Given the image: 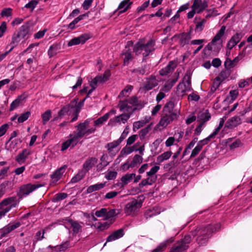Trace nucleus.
<instances>
[{
  "mask_svg": "<svg viewBox=\"0 0 252 252\" xmlns=\"http://www.w3.org/2000/svg\"><path fill=\"white\" fill-rule=\"evenodd\" d=\"M135 176V174L134 173H127L126 175L123 176L121 178V183L118 184V186H120L121 188L124 187L125 186L127 185L129 182H130L133 177Z\"/></svg>",
  "mask_w": 252,
  "mask_h": 252,
  "instance_id": "obj_21",
  "label": "nucleus"
},
{
  "mask_svg": "<svg viewBox=\"0 0 252 252\" xmlns=\"http://www.w3.org/2000/svg\"><path fill=\"white\" fill-rule=\"evenodd\" d=\"M148 122V121L144 122V121H138L134 123L133 127L134 128H136L139 129L140 127L143 126L145 124Z\"/></svg>",
  "mask_w": 252,
  "mask_h": 252,
  "instance_id": "obj_55",
  "label": "nucleus"
},
{
  "mask_svg": "<svg viewBox=\"0 0 252 252\" xmlns=\"http://www.w3.org/2000/svg\"><path fill=\"white\" fill-rule=\"evenodd\" d=\"M120 143V142L117 140L112 142L108 143L106 145V148H107L108 151L110 152L114 148L117 147Z\"/></svg>",
  "mask_w": 252,
  "mask_h": 252,
  "instance_id": "obj_42",
  "label": "nucleus"
},
{
  "mask_svg": "<svg viewBox=\"0 0 252 252\" xmlns=\"http://www.w3.org/2000/svg\"><path fill=\"white\" fill-rule=\"evenodd\" d=\"M67 220L73 228L74 234H76L82 231V226L78 221L70 219H67Z\"/></svg>",
  "mask_w": 252,
  "mask_h": 252,
  "instance_id": "obj_23",
  "label": "nucleus"
},
{
  "mask_svg": "<svg viewBox=\"0 0 252 252\" xmlns=\"http://www.w3.org/2000/svg\"><path fill=\"white\" fill-rule=\"evenodd\" d=\"M9 169V167H5L3 168L0 171V179H3L7 175V172Z\"/></svg>",
  "mask_w": 252,
  "mask_h": 252,
  "instance_id": "obj_51",
  "label": "nucleus"
},
{
  "mask_svg": "<svg viewBox=\"0 0 252 252\" xmlns=\"http://www.w3.org/2000/svg\"><path fill=\"white\" fill-rule=\"evenodd\" d=\"M32 192V184H28L21 187L18 193L19 196H26Z\"/></svg>",
  "mask_w": 252,
  "mask_h": 252,
  "instance_id": "obj_22",
  "label": "nucleus"
},
{
  "mask_svg": "<svg viewBox=\"0 0 252 252\" xmlns=\"http://www.w3.org/2000/svg\"><path fill=\"white\" fill-rule=\"evenodd\" d=\"M58 49L59 48L58 44H54L51 45L48 52V54L49 57L51 58L57 55Z\"/></svg>",
  "mask_w": 252,
  "mask_h": 252,
  "instance_id": "obj_32",
  "label": "nucleus"
},
{
  "mask_svg": "<svg viewBox=\"0 0 252 252\" xmlns=\"http://www.w3.org/2000/svg\"><path fill=\"white\" fill-rule=\"evenodd\" d=\"M107 209L102 208L100 210L96 211L95 213V215L98 217L106 216Z\"/></svg>",
  "mask_w": 252,
  "mask_h": 252,
  "instance_id": "obj_52",
  "label": "nucleus"
},
{
  "mask_svg": "<svg viewBox=\"0 0 252 252\" xmlns=\"http://www.w3.org/2000/svg\"><path fill=\"white\" fill-rule=\"evenodd\" d=\"M13 185V183L9 181H5L0 184V197L5 193L6 190L12 189Z\"/></svg>",
  "mask_w": 252,
  "mask_h": 252,
  "instance_id": "obj_17",
  "label": "nucleus"
},
{
  "mask_svg": "<svg viewBox=\"0 0 252 252\" xmlns=\"http://www.w3.org/2000/svg\"><path fill=\"white\" fill-rule=\"evenodd\" d=\"M159 166H155L153 167L150 171L147 172V175L149 177H153L152 176L155 174L159 170Z\"/></svg>",
  "mask_w": 252,
  "mask_h": 252,
  "instance_id": "obj_49",
  "label": "nucleus"
},
{
  "mask_svg": "<svg viewBox=\"0 0 252 252\" xmlns=\"http://www.w3.org/2000/svg\"><path fill=\"white\" fill-rule=\"evenodd\" d=\"M231 74V72L229 70V69H226L225 70H222L219 76L216 77L215 80L217 81H220L222 82L225 79L228 78Z\"/></svg>",
  "mask_w": 252,
  "mask_h": 252,
  "instance_id": "obj_26",
  "label": "nucleus"
},
{
  "mask_svg": "<svg viewBox=\"0 0 252 252\" xmlns=\"http://www.w3.org/2000/svg\"><path fill=\"white\" fill-rule=\"evenodd\" d=\"M171 151L164 152L161 155L158 157L157 159L159 162H162L164 160L168 159L172 155Z\"/></svg>",
  "mask_w": 252,
  "mask_h": 252,
  "instance_id": "obj_35",
  "label": "nucleus"
},
{
  "mask_svg": "<svg viewBox=\"0 0 252 252\" xmlns=\"http://www.w3.org/2000/svg\"><path fill=\"white\" fill-rule=\"evenodd\" d=\"M117 175V172L116 171H109L105 175V178L108 180H112L116 178Z\"/></svg>",
  "mask_w": 252,
  "mask_h": 252,
  "instance_id": "obj_54",
  "label": "nucleus"
},
{
  "mask_svg": "<svg viewBox=\"0 0 252 252\" xmlns=\"http://www.w3.org/2000/svg\"><path fill=\"white\" fill-rule=\"evenodd\" d=\"M78 100V98H75L73 100H72L69 104L65 105V106H68V111L70 109L73 110V113L76 112V110L77 109V101Z\"/></svg>",
  "mask_w": 252,
  "mask_h": 252,
  "instance_id": "obj_36",
  "label": "nucleus"
},
{
  "mask_svg": "<svg viewBox=\"0 0 252 252\" xmlns=\"http://www.w3.org/2000/svg\"><path fill=\"white\" fill-rule=\"evenodd\" d=\"M199 98L200 96L194 93H192L188 96V99L191 101H197L199 100Z\"/></svg>",
  "mask_w": 252,
  "mask_h": 252,
  "instance_id": "obj_62",
  "label": "nucleus"
},
{
  "mask_svg": "<svg viewBox=\"0 0 252 252\" xmlns=\"http://www.w3.org/2000/svg\"><path fill=\"white\" fill-rule=\"evenodd\" d=\"M105 183H100L89 187L87 189V193H90L94 191L99 190L105 186Z\"/></svg>",
  "mask_w": 252,
  "mask_h": 252,
  "instance_id": "obj_31",
  "label": "nucleus"
},
{
  "mask_svg": "<svg viewBox=\"0 0 252 252\" xmlns=\"http://www.w3.org/2000/svg\"><path fill=\"white\" fill-rule=\"evenodd\" d=\"M152 124L149 125L147 127L142 129L139 132V136L140 139H143L145 135L151 130V125Z\"/></svg>",
  "mask_w": 252,
  "mask_h": 252,
  "instance_id": "obj_34",
  "label": "nucleus"
},
{
  "mask_svg": "<svg viewBox=\"0 0 252 252\" xmlns=\"http://www.w3.org/2000/svg\"><path fill=\"white\" fill-rule=\"evenodd\" d=\"M177 89L178 91L181 90V93L184 94L187 91H190V89L187 87L186 85H184L183 83H179L177 86Z\"/></svg>",
  "mask_w": 252,
  "mask_h": 252,
  "instance_id": "obj_48",
  "label": "nucleus"
},
{
  "mask_svg": "<svg viewBox=\"0 0 252 252\" xmlns=\"http://www.w3.org/2000/svg\"><path fill=\"white\" fill-rule=\"evenodd\" d=\"M22 38H23L21 36L18 32L14 33L12 36V41L10 44V49L9 52L11 51L15 46H16Z\"/></svg>",
  "mask_w": 252,
  "mask_h": 252,
  "instance_id": "obj_24",
  "label": "nucleus"
},
{
  "mask_svg": "<svg viewBox=\"0 0 252 252\" xmlns=\"http://www.w3.org/2000/svg\"><path fill=\"white\" fill-rule=\"evenodd\" d=\"M12 9L11 8H5L1 12L2 17H9L11 16Z\"/></svg>",
  "mask_w": 252,
  "mask_h": 252,
  "instance_id": "obj_46",
  "label": "nucleus"
},
{
  "mask_svg": "<svg viewBox=\"0 0 252 252\" xmlns=\"http://www.w3.org/2000/svg\"><path fill=\"white\" fill-rule=\"evenodd\" d=\"M30 115V111H27L24 113L21 114L20 116L18 118V122L19 123H23L29 118Z\"/></svg>",
  "mask_w": 252,
  "mask_h": 252,
  "instance_id": "obj_38",
  "label": "nucleus"
},
{
  "mask_svg": "<svg viewBox=\"0 0 252 252\" xmlns=\"http://www.w3.org/2000/svg\"><path fill=\"white\" fill-rule=\"evenodd\" d=\"M190 32L191 31H190L189 32H183L180 34H175L171 38V39L173 40L176 37L180 38V45L183 47L186 44L189 43V41L191 38Z\"/></svg>",
  "mask_w": 252,
  "mask_h": 252,
  "instance_id": "obj_6",
  "label": "nucleus"
},
{
  "mask_svg": "<svg viewBox=\"0 0 252 252\" xmlns=\"http://www.w3.org/2000/svg\"><path fill=\"white\" fill-rule=\"evenodd\" d=\"M120 213V211L117 209H111L107 211L105 220L113 218Z\"/></svg>",
  "mask_w": 252,
  "mask_h": 252,
  "instance_id": "obj_40",
  "label": "nucleus"
},
{
  "mask_svg": "<svg viewBox=\"0 0 252 252\" xmlns=\"http://www.w3.org/2000/svg\"><path fill=\"white\" fill-rule=\"evenodd\" d=\"M156 215V213L154 212L153 210H147L144 216L146 219H148L149 218H151L155 216Z\"/></svg>",
  "mask_w": 252,
  "mask_h": 252,
  "instance_id": "obj_64",
  "label": "nucleus"
},
{
  "mask_svg": "<svg viewBox=\"0 0 252 252\" xmlns=\"http://www.w3.org/2000/svg\"><path fill=\"white\" fill-rule=\"evenodd\" d=\"M127 102H126V100L124 101H120L119 104V107L121 111H122L125 108H127V111H128L129 109L131 108V106H129L127 105Z\"/></svg>",
  "mask_w": 252,
  "mask_h": 252,
  "instance_id": "obj_47",
  "label": "nucleus"
},
{
  "mask_svg": "<svg viewBox=\"0 0 252 252\" xmlns=\"http://www.w3.org/2000/svg\"><path fill=\"white\" fill-rule=\"evenodd\" d=\"M89 123L88 121H85L84 123H80L77 126V133L73 135V136L76 138L78 141L80 138L83 137L86 134V129L88 127Z\"/></svg>",
  "mask_w": 252,
  "mask_h": 252,
  "instance_id": "obj_7",
  "label": "nucleus"
},
{
  "mask_svg": "<svg viewBox=\"0 0 252 252\" xmlns=\"http://www.w3.org/2000/svg\"><path fill=\"white\" fill-rule=\"evenodd\" d=\"M85 173L84 171H82V170L80 171L77 174H76L74 177H73L71 182L72 183H76L78 181L81 180L85 176Z\"/></svg>",
  "mask_w": 252,
  "mask_h": 252,
  "instance_id": "obj_39",
  "label": "nucleus"
},
{
  "mask_svg": "<svg viewBox=\"0 0 252 252\" xmlns=\"http://www.w3.org/2000/svg\"><path fill=\"white\" fill-rule=\"evenodd\" d=\"M211 118V115L208 110H205L199 113L197 116V120L200 123H203L204 125L205 122L208 121Z\"/></svg>",
  "mask_w": 252,
  "mask_h": 252,
  "instance_id": "obj_18",
  "label": "nucleus"
},
{
  "mask_svg": "<svg viewBox=\"0 0 252 252\" xmlns=\"http://www.w3.org/2000/svg\"><path fill=\"white\" fill-rule=\"evenodd\" d=\"M70 137H71L70 139L62 144L61 151H63L66 150L70 146L74 147L78 143L79 141L73 135H71Z\"/></svg>",
  "mask_w": 252,
  "mask_h": 252,
  "instance_id": "obj_14",
  "label": "nucleus"
},
{
  "mask_svg": "<svg viewBox=\"0 0 252 252\" xmlns=\"http://www.w3.org/2000/svg\"><path fill=\"white\" fill-rule=\"evenodd\" d=\"M155 43V42L153 39H151L146 44H144L142 41H140L134 46L133 52L137 55L142 54L143 57H147L154 50Z\"/></svg>",
  "mask_w": 252,
  "mask_h": 252,
  "instance_id": "obj_1",
  "label": "nucleus"
},
{
  "mask_svg": "<svg viewBox=\"0 0 252 252\" xmlns=\"http://www.w3.org/2000/svg\"><path fill=\"white\" fill-rule=\"evenodd\" d=\"M67 196V194L66 193H59L57 194L52 198L53 202H57L65 199Z\"/></svg>",
  "mask_w": 252,
  "mask_h": 252,
  "instance_id": "obj_37",
  "label": "nucleus"
},
{
  "mask_svg": "<svg viewBox=\"0 0 252 252\" xmlns=\"http://www.w3.org/2000/svg\"><path fill=\"white\" fill-rule=\"evenodd\" d=\"M176 65L177 64L174 62H170L165 67L162 68L159 71L160 75L161 76L166 75L167 74L172 71L176 67Z\"/></svg>",
  "mask_w": 252,
  "mask_h": 252,
  "instance_id": "obj_19",
  "label": "nucleus"
},
{
  "mask_svg": "<svg viewBox=\"0 0 252 252\" xmlns=\"http://www.w3.org/2000/svg\"><path fill=\"white\" fill-rule=\"evenodd\" d=\"M107 158V156L104 155L101 157L100 160L101 162L97 166L98 169L101 170L108 164L109 162L106 161Z\"/></svg>",
  "mask_w": 252,
  "mask_h": 252,
  "instance_id": "obj_33",
  "label": "nucleus"
},
{
  "mask_svg": "<svg viewBox=\"0 0 252 252\" xmlns=\"http://www.w3.org/2000/svg\"><path fill=\"white\" fill-rule=\"evenodd\" d=\"M183 81L187 83L188 84V86H187L189 89H190L191 90V87H190V84H191V80H190V75L186 74L184 78H183Z\"/></svg>",
  "mask_w": 252,
  "mask_h": 252,
  "instance_id": "obj_58",
  "label": "nucleus"
},
{
  "mask_svg": "<svg viewBox=\"0 0 252 252\" xmlns=\"http://www.w3.org/2000/svg\"><path fill=\"white\" fill-rule=\"evenodd\" d=\"M96 162L97 159L95 158H91L88 159L83 164V169L81 170L84 171L86 174Z\"/></svg>",
  "mask_w": 252,
  "mask_h": 252,
  "instance_id": "obj_16",
  "label": "nucleus"
},
{
  "mask_svg": "<svg viewBox=\"0 0 252 252\" xmlns=\"http://www.w3.org/2000/svg\"><path fill=\"white\" fill-rule=\"evenodd\" d=\"M177 117H176V115L175 114H172V115H164V116L161 118L158 126L165 127L170 122L176 119Z\"/></svg>",
  "mask_w": 252,
  "mask_h": 252,
  "instance_id": "obj_15",
  "label": "nucleus"
},
{
  "mask_svg": "<svg viewBox=\"0 0 252 252\" xmlns=\"http://www.w3.org/2000/svg\"><path fill=\"white\" fill-rule=\"evenodd\" d=\"M66 168V165H63V166L60 167L51 175V178L56 179L57 180L60 179L63 174Z\"/></svg>",
  "mask_w": 252,
  "mask_h": 252,
  "instance_id": "obj_28",
  "label": "nucleus"
},
{
  "mask_svg": "<svg viewBox=\"0 0 252 252\" xmlns=\"http://www.w3.org/2000/svg\"><path fill=\"white\" fill-rule=\"evenodd\" d=\"M121 115L115 117L114 119H110L108 123L109 125L114 126V124L117 123H120L121 122Z\"/></svg>",
  "mask_w": 252,
  "mask_h": 252,
  "instance_id": "obj_57",
  "label": "nucleus"
},
{
  "mask_svg": "<svg viewBox=\"0 0 252 252\" xmlns=\"http://www.w3.org/2000/svg\"><path fill=\"white\" fill-rule=\"evenodd\" d=\"M213 232L212 225H209L201 230L200 235L197 239V241L200 243L203 240H205L208 238V235Z\"/></svg>",
  "mask_w": 252,
  "mask_h": 252,
  "instance_id": "obj_9",
  "label": "nucleus"
},
{
  "mask_svg": "<svg viewBox=\"0 0 252 252\" xmlns=\"http://www.w3.org/2000/svg\"><path fill=\"white\" fill-rule=\"evenodd\" d=\"M143 161V158L142 157L139 155H136L134 156L132 161L130 162V164L127 166L126 169H128L129 168H133L134 167L136 164H140Z\"/></svg>",
  "mask_w": 252,
  "mask_h": 252,
  "instance_id": "obj_29",
  "label": "nucleus"
},
{
  "mask_svg": "<svg viewBox=\"0 0 252 252\" xmlns=\"http://www.w3.org/2000/svg\"><path fill=\"white\" fill-rule=\"evenodd\" d=\"M239 59L238 57L235 58L233 60H231L229 58H226L224 62V66L226 69H230L233 67L239 62Z\"/></svg>",
  "mask_w": 252,
  "mask_h": 252,
  "instance_id": "obj_27",
  "label": "nucleus"
},
{
  "mask_svg": "<svg viewBox=\"0 0 252 252\" xmlns=\"http://www.w3.org/2000/svg\"><path fill=\"white\" fill-rule=\"evenodd\" d=\"M158 85V81L156 79V76H151L147 79L141 89L145 91H148Z\"/></svg>",
  "mask_w": 252,
  "mask_h": 252,
  "instance_id": "obj_4",
  "label": "nucleus"
},
{
  "mask_svg": "<svg viewBox=\"0 0 252 252\" xmlns=\"http://www.w3.org/2000/svg\"><path fill=\"white\" fill-rule=\"evenodd\" d=\"M135 145H134L132 147H125L124 148L121 152V154L123 155H127L131 153H132L133 151H135L134 149Z\"/></svg>",
  "mask_w": 252,
  "mask_h": 252,
  "instance_id": "obj_43",
  "label": "nucleus"
},
{
  "mask_svg": "<svg viewBox=\"0 0 252 252\" xmlns=\"http://www.w3.org/2000/svg\"><path fill=\"white\" fill-rule=\"evenodd\" d=\"M68 112V106H63L59 112V117L62 118L63 115Z\"/></svg>",
  "mask_w": 252,
  "mask_h": 252,
  "instance_id": "obj_59",
  "label": "nucleus"
},
{
  "mask_svg": "<svg viewBox=\"0 0 252 252\" xmlns=\"http://www.w3.org/2000/svg\"><path fill=\"white\" fill-rule=\"evenodd\" d=\"M225 30V27L223 26L221 27L219 31V32L216 34V35L214 36L213 39H212L211 43H209L206 47L204 49V51H205L206 49L208 50H212V45L214 44L215 42L219 40L220 38L224 35V32Z\"/></svg>",
  "mask_w": 252,
  "mask_h": 252,
  "instance_id": "obj_8",
  "label": "nucleus"
},
{
  "mask_svg": "<svg viewBox=\"0 0 252 252\" xmlns=\"http://www.w3.org/2000/svg\"><path fill=\"white\" fill-rule=\"evenodd\" d=\"M174 107V103L173 101H170L167 102L163 107V112L164 115H172V114H175L176 117H177V112L173 110Z\"/></svg>",
  "mask_w": 252,
  "mask_h": 252,
  "instance_id": "obj_10",
  "label": "nucleus"
},
{
  "mask_svg": "<svg viewBox=\"0 0 252 252\" xmlns=\"http://www.w3.org/2000/svg\"><path fill=\"white\" fill-rule=\"evenodd\" d=\"M26 97L27 96L24 94L18 95L10 104L9 111H12L19 106L23 105V101L26 98Z\"/></svg>",
  "mask_w": 252,
  "mask_h": 252,
  "instance_id": "obj_5",
  "label": "nucleus"
},
{
  "mask_svg": "<svg viewBox=\"0 0 252 252\" xmlns=\"http://www.w3.org/2000/svg\"><path fill=\"white\" fill-rule=\"evenodd\" d=\"M157 178H154V177H148L146 179H143L140 183L139 184L138 186L139 188H142L144 186H145L146 185H151L153 184V183H155L156 181Z\"/></svg>",
  "mask_w": 252,
  "mask_h": 252,
  "instance_id": "obj_30",
  "label": "nucleus"
},
{
  "mask_svg": "<svg viewBox=\"0 0 252 252\" xmlns=\"http://www.w3.org/2000/svg\"><path fill=\"white\" fill-rule=\"evenodd\" d=\"M109 113L105 114L104 115L99 118L98 119H97L96 120H95L94 121L95 125H99L103 124V123L104 122H105L108 120V119L109 118Z\"/></svg>",
  "mask_w": 252,
  "mask_h": 252,
  "instance_id": "obj_41",
  "label": "nucleus"
},
{
  "mask_svg": "<svg viewBox=\"0 0 252 252\" xmlns=\"http://www.w3.org/2000/svg\"><path fill=\"white\" fill-rule=\"evenodd\" d=\"M80 40L78 37H75L70 40L67 43L68 46H71L72 45H78L80 44Z\"/></svg>",
  "mask_w": 252,
  "mask_h": 252,
  "instance_id": "obj_56",
  "label": "nucleus"
},
{
  "mask_svg": "<svg viewBox=\"0 0 252 252\" xmlns=\"http://www.w3.org/2000/svg\"><path fill=\"white\" fill-rule=\"evenodd\" d=\"M9 125L7 124H4L0 126V137L4 135Z\"/></svg>",
  "mask_w": 252,
  "mask_h": 252,
  "instance_id": "obj_53",
  "label": "nucleus"
},
{
  "mask_svg": "<svg viewBox=\"0 0 252 252\" xmlns=\"http://www.w3.org/2000/svg\"><path fill=\"white\" fill-rule=\"evenodd\" d=\"M241 123V118L238 116H234L229 119L225 124V127L233 128Z\"/></svg>",
  "mask_w": 252,
  "mask_h": 252,
  "instance_id": "obj_11",
  "label": "nucleus"
},
{
  "mask_svg": "<svg viewBox=\"0 0 252 252\" xmlns=\"http://www.w3.org/2000/svg\"><path fill=\"white\" fill-rule=\"evenodd\" d=\"M142 206V202L138 201L136 199H133L131 202L126 204L124 208L125 212L127 215H131L134 214L138 208Z\"/></svg>",
  "mask_w": 252,
  "mask_h": 252,
  "instance_id": "obj_3",
  "label": "nucleus"
},
{
  "mask_svg": "<svg viewBox=\"0 0 252 252\" xmlns=\"http://www.w3.org/2000/svg\"><path fill=\"white\" fill-rule=\"evenodd\" d=\"M32 27V22L31 21H28L26 24L23 25L20 29L19 32H18L23 38L29 33L30 28Z\"/></svg>",
  "mask_w": 252,
  "mask_h": 252,
  "instance_id": "obj_20",
  "label": "nucleus"
},
{
  "mask_svg": "<svg viewBox=\"0 0 252 252\" xmlns=\"http://www.w3.org/2000/svg\"><path fill=\"white\" fill-rule=\"evenodd\" d=\"M132 112L126 114H122L121 115V120L123 123H125L126 122L129 118L130 115Z\"/></svg>",
  "mask_w": 252,
  "mask_h": 252,
  "instance_id": "obj_60",
  "label": "nucleus"
},
{
  "mask_svg": "<svg viewBox=\"0 0 252 252\" xmlns=\"http://www.w3.org/2000/svg\"><path fill=\"white\" fill-rule=\"evenodd\" d=\"M123 54L125 55V58L124 59V65H125L127 64L129 61L132 59V56L130 51H126Z\"/></svg>",
  "mask_w": 252,
  "mask_h": 252,
  "instance_id": "obj_45",
  "label": "nucleus"
},
{
  "mask_svg": "<svg viewBox=\"0 0 252 252\" xmlns=\"http://www.w3.org/2000/svg\"><path fill=\"white\" fill-rule=\"evenodd\" d=\"M18 203L16 196H12L3 199L0 203V219L12 208L15 207Z\"/></svg>",
  "mask_w": 252,
  "mask_h": 252,
  "instance_id": "obj_2",
  "label": "nucleus"
},
{
  "mask_svg": "<svg viewBox=\"0 0 252 252\" xmlns=\"http://www.w3.org/2000/svg\"><path fill=\"white\" fill-rule=\"evenodd\" d=\"M51 117V111L50 110H47L42 115V118L43 124H45L46 122L48 121Z\"/></svg>",
  "mask_w": 252,
  "mask_h": 252,
  "instance_id": "obj_44",
  "label": "nucleus"
},
{
  "mask_svg": "<svg viewBox=\"0 0 252 252\" xmlns=\"http://www.w3.org/2000/svg\"><path fill=\"white\" fill-rule=\"evenodd\" d=\"M80 40V43L84 44L88 39L90 38V36L86 34H82L80 36L78 37Z\"/></svg>",
  "mask_w": 252,
  "mask_h": 252,
  "instance_id": "obj_61",
  "label": "nucleus"
},
{
  "mask_svg": "<svg viewBox=\"0 0 252 252\" xmlns=\"http://www.w3.org/2000/svg\"><path fill=\"white\" fill-rule=\"evenodd\" d=\"M124 235V229L122 228L119 229L114 232H113L110 235H109L107 238L106 242L104 244V246H105L106 244V243L108 242H111L112 241L118 239L122 237H123Z\"/></svg>",
  "mask_w": 252,
  "mask_h": 252,
  "instance_id": "obj_13",
  "label": "nucleus"
},
{
  "mask_svg": "<svg viewBox=\"0 0 252 252\" xmlns=\"http://www.w3.org/2000/svg\"><path fill=\"white\" fill-rule=\"evenodd\" d=\"M30 153V150L25 149L16 156L15 160L19 164H22L26 161Z\"/></svg>",
  "mask_w": 252,
  "mask_h": 252,
  "instance_id": "obj_12",
  "label": "nucleus"
},
{
  "mask_svg": "<svg viewBox=\"0 0 252 252\" xmlns=\"http://www.w3.org/2000/svg\"><path fill=\"white\" fill-rule=\"evenodd\" d=\"M221 82L220 81H217L215 79L214 80L213 84L211 88V92L213 93L216 90L219 88Z\"/></svg>",
  "mask_w": 252,
  "mask_h": 252,
  "instance_id": "obj_50",
  "label": "nucleus"
},
{
  "mask_svg": "<svg viewBox=\"0 0 252 252\" xmlns=\"http://www.w3.org/2000/svg\"><path fill=\"white\" fill-rule=\"evenodd\" d=\"M188 247L187 245H185L182 241L179 242L176 245L172 247L170 252H182L186 250Z\"/></svg>",
  "mask_w": 252,
  "mask_h": 252,
  "instance_id": "obj_25",
  "label": "nucleus"
},
{
  "mask_svg": "<svg viewBox=\"0 0 252 252\" xmlns=\"http://www.w3.org/2000/svg\"><path fill=\"white\" fill-rule=\"evenodd\" d=\"M118 192L117 191H115L109 192L106 193V194L105 196V198H106V199L113 198L115 197V196H116L118 195Z\"/></svg>",
  "mask_w": 252,
  "mask_h": 252,
  "instance_id": "obj_63",
  "label": "nucleus"
}]
</instances>
